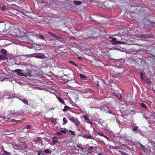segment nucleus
Instances as JSON below:
<instances>
[{
    "instance_id": "ea45409f",
    "label": "nucleus",
    "mask_w": 155,
    "mask_h": 155,
    "mask_svg": "<svg viewBox=\"0 0 155 155\" xmlns=\"http://www.w3.org/2000/svg\"><path fill=\"white\" fill-rule=\"evenodd\" d=\"M138 126H135L133 128V130L134 131H136L138 130Z\"/></svg>"
},
{
    "instance_id": "6e6552de",
    "label": "nucleus",
    "mask_w": 155,
    "mask_h": 155,
    "mask_svg": "<svg viewBox=\"0 0 155 155\" xmlns=\"http://www.w3.org/2000/svg\"><path fill=\"white\" fill-rule=\"evenodd\" d=\"M147 52L149 54L155 57V48L152 47L150 50H148Z\"/></svg>"
},
{
    "instance_id": "a19ab883",
    "label": "nucleus",
    "mask_w": 155,
    "mask_h": 155,
    "mask_svg": "<svg viewBox=\"0 0 155 155\" xmlns=\"http://www.w3.org/2000/svg\"><path fill=\"white\" fill-rule=\"evenodd\" d=\"M77 148L78 149H80L81 150H83V148L80 145H77Z\"/></svg>"
},
{
    "instance_id": "6e6d98bb",
    "label": "nucleus",
    "mask_w": 155,
    "mask_h": 155,
    "mask_svg": "<svg viewBox=\"0 0 155 155\" xmlns=\"http://www.w3.org/2000/svg\"><path fill=\"white\" fill-rule=\"evenodd\" d=\"M51 120H52L51 118H49V119L48 120L50 121H51Z\"/></svg>"
},
{
    "instance_id": "1a4fd4ad",
    "label": "nucleus",
    "mask_w": 155,
    "mask_h": 155,
    "mask_svg": "<svg viewBox=\"0 0 155 155\" xmlns=\"http://www.w3.org/2000/svg\"><path fill=\"white\" fill-rule=\"evenodd\" d=\"M67 117L73 123H75V121L77 120V118H75L72 116H67Z\"/></svg>"
},
{
    "instance_id": "680f3d73",
    "label": "nucleus",
    "mask_w": 155,
    "mask_h": 155,
    "mask_svg": "<svg viewBox=\"0 0 155 155\" xmlns=\"http://www.w3.org/2000/svg\"><path fill=\"white\" fill-rule=\"evenodd\" d=\"M40 100H41V101H42V98L41 99H40Z\"/></svg>"
},
{
    "instance_id": "20e7f679",
    "label": "nucleus",
    "mask_w": 155,
    "mask_h": 155,
    "mask_svg": "<svg viewBox=\"0 0 155 155\" xmlns=\"http://www.w3.org/2000/svg\"><path fill=\"white\" fill-rule=\"evenodd\" d=\"M26 146V144L23 142L14 144V146L16 147H25Z\"/></svg>"
},
{
    "instance_id": "e433bc0d",
    "label": "nucleus",
    "mask_w": 155,
    "mask_h": 155,
    "mask_svg": "<svg viewBox=\"0 0 155 155\" xmlns=\"http://www.w3.org/2000/svg\"><path fill=\"white\" fill-rule=\"evenodd\" d=\"M83 117L85 120L89 121V119L88 116H87V115H84Z\"/></svg>"
},
{
    "instance_id": "79ce46f5",
    "label": "nucleus",
    "mask_w": 155,
    "mask_h": 155,
    "mask_svg": "<svg viewBox=\"0 0 155 155\" xmlns=\"http://www.w3.org/2000/svg\"><path fill=\"white\" fill-rule=\"evenodd\" d=\"M32 126L31 125H27L25 126V127L26 129H31V128Z\"/></svg>"
},
{
    "instance_id": "a878e982",
    "label": "nucleus",
    "mask_w": 155,
    "mask_h": 155,
    "mask_svg": "<svg viewBox=\"0 0 155 155\" xmlns=\"http://www.w3.org/2000/svg\"><path fill=\"white\" fill-rule=\"evenodd\" d=\"M120 138L126 140L127 139V137L126 134L124 135H121L120 136Z\"/></svg>"
},
{
    "instance_id": "7c9ffc66",
    "label": "nucleus",
    "mask_w": 155,
    "mask_h": 155,
    "mask_svg": "<svg viewBox=\"0 0 155 155\" xmlns=\"http://www.w3.org/2000/svg\"><path fill=\"white\" fill-rule=\"evenodd\" d=\"M4 153L2 155H10V153L9 152H8L6 150H4Z\"/></svg>"
},
{
    "instance_id": "603ef678",
    "label": "nucleus",
    "mask_w": 155,
    "mask_h": 155,
    "mask_svg": "<svg viewBox=\"0 0 155 155\" xmlns=\"http://www.w3.org/2000/svg\"><path fill=\"white\" fill-rule=\"evenodd\" d=\"M142 81L144 83H146V81L145 80H144L143 79V81Z\"/></svg>"
},
{
    "instance_id": "72a5a7b5",
    "label": "nucleus",
    "mask_w": 155,
    "mask_h": 155,
    "mask_svg": "<svg viewBox=\"0 0 155 155\" xmlns=\"http://www.w3.org/2000/svg\"><path fill=\"white\" fill-rule=\"evenodd\" d=\"M144 73V72H140V78L142 81H143V74Z\"/></svg>"
},
{
    "instance_id": "e2e57ef3",
    "label": "nucleus",
    "mask_w": 155,
    "mask_h": 155,
    "mask_svg": "<svg viewBox=\"0 0 155 155\" xmlns=\"http://www.w3.org/2000/svg\"><path fill=\"white\" fill-rule=\"evenodd\" d=\"M141 146H142V147H144V146H143V145H142V144H141Z\"/></svg>"
},
{
    "instance_id": "4be33fe9",
    "label": "nucleus",
    "mask_w": 155,
    "mask_h": 155,
    "mask_svg": "<svg viewBox=\"0 0 155 155\" xmlns=\"http://www.w3.org/2000/svg\"><path fill=\"white\" fill-rule=\"evenodd\" d=\"M68 62L72 65L76 66V67H78V65L75 63L74 62L72 61H69Z\"/></svg>"
},
{
    "instance_id": "dca6fc26",
    "label": "nucleus",
    "mask_w": 155,
    "mask_h": 155,
    "mask_svg": "<svg viewBox=\"0 0 155 155\" xmlns=\"http://www.w3.org/2000/svg\"><path fill=\"white\" fill-rule=\"evenodd\" d=\"M85 137L87 139H91L96 140L94 138L93 136L91 134L87 135H85Z\"/></svg>"
},
{
    "instance_id": "de8ad7c7",
    "label": "nucleus",
    "mask_w": 155,
    "mask_h": 155,
    "mask_svg": "<svg viewBox=\"0 0 155 155\" xmlns=\"http://www.w3.org/2000/svg\"><path fill=\"white\" fill-rule=\"evenodd\" d=\"M93 148V146H90L88 148L89 149V150H92Z\"/></svg>"
},
{
    "instance_id": "f03ea898",
    "label": "nucleus",
    "mask_w": 155,
    "mask_h": 155,
    "mask_svg": "<svg viewBox=\"0 0 155 155\" xmlns=\"http://www.w3.org/2000/svg\"><path fill=\"white\" fill-rule=\"evenodd\" d=\"M19 33V30L17 28H15V26L13 25L12 26L11 30L8 34L14 37H17Z\"/></svg>"
},
{
    "instance_id": "bf43d9fd",
    "label": "nucleus",
    "mask_w": 155,
    "mask_h": 155,
    "mask_svg": "<svg viewBox=\"0 0 155 155\" xmlns=\"http://www.w3.org/2000/svg\"><path fill=\"white\" fill-rule=\"evenodd\" d=\"M95 33H95V32H93V33H92V34H95Z\"/></svg>"
},
{
    "instance_id": "f8f14e48",
    "label": "nucleus",
    "mask_w": 155,
    "mask_h": 155,
    "mask_svg": "<svg viewBox=\"0 0 155 155\" xmlns=\"http://www.w3.org/2000/svg\"><path fill=\"white\" fill-rule=\"evenodd\" d=\"M2 53V54L6 56L7 54V51L5 49L2 48L1 49L0 53Z\"/></svg>"
},
{
    "instance_id": "9b49d317",
    "label": "nucleus",
    "mask_w": 155,
    "mask_h": 155,
    "mask_svg": "<svg viewBox=\"0 0 155 155\" xmlns=\"http://www.w3.org/2000/svg\"><path fill=\"white\" fill-rule=\"evenodd\" d=\"M32 141L34 142H38L39 143H42V140L41 139L40 137H38L36 138H34L33 140Z\"/></svg>"
},
{
    "instance_id": "bb28decb",
    "label": "nucleus",
    "mask_w": 155,
    "mask_h": 155,
    "mask_svg": "<svg viewBox=\"0 0 155 155\" xmlns=\"http://www.w3.org/2000/svg\"><path fill=\"white\" fill-rule=\"evenodd\" d=\"M140 105L144 109H147V106L144 103H140Z\"/></svg>"
},
{
    "instance_id": "0eeeda50",
    "label": "nucleus",
    "mask_w": 155,
    "mask_h": 155,
    "mask_svg": "<svg viewBox=\"0 0 155 155\" xmlns=\"http://www.w3.org/2000/svg\"><path fill=\"white\" fill-rule=\"evenodd\" d=\"M34 57L36 58L40 59H45V56L44 54L40 53L36 54Z\"/></svg>"
},
{
    "instance_id": "c756f323",
    "label": "nucleus",
    "mask_w": 155,
    "mask_h": 155,
    "mask_svg": "<svg viewBox=\"0 0 155 155\" xmlns=\"http://www.w3.org/2000/svg\"><path fill=\"white\" fill-rule=\"evenodd\" d=\"M52 120L51 121V122L52 123H54L55 124L56 123V118H53L52 117L51 118Z\"/></svg>"
},
{
    "instance_id": "052dcab7",
    "label": "nucleus",
    "mask_w": 155,
    "mask_h": 155,
    "mask_svg": "<svg viewBox=\"0 0 155 155\" xmlns=\"http://www.w3.org/2000/svg\"><path fill=\"white\" fill-rule=\"evenodd\" d=\"M108 112V113H111V112L108 111V112Z\"/></svg>"
},
{
    "instance_id": "69168bd1",
    "label": "nucleus",
    "mask_w": 155,
    "mask_h": 155,
    "mask_svg": "<svg viewBox=\"0 0 155 155\" xmlns=\"http://www.w3.org/2000/svg\"><path fill=\"white\" fill-rule=\"evenodd\" d=\"M13 112H14V113H15V111H13Z\"/></svg>"
},
{
    "instance_id": "58836bf2",
    "label": "nucleus",
    "mask_w": 155,
    "mask_h": 155,
    "mask_svg": "<svg viewBox=\"0 0 155 155\" xmlns=\"http://www.w3.org/2000/svg\"><path fill=\"white\" fill-rule=\"evenodd\" d=\"M97 133L98 135H99L101 136L104 137V135L101 132H97Z\"/></svg>"
},
{
    "instance_id": "f257e3e1",
    "label": "nucleus",
    "mask_w": 155,
    "mask_h": 155,
    "mask_svg": "<svg viewBox=\"0 0 155 155\" xmlns=\"http://www.w3.org/2000/svg\"><path fill=\"white\" fill-rule=\"evenodd\" d=\"M12 25H13L5 21H0V29L7 34L9 33Z\"/></svg>"
},
{
    "instance_id": "a211bd4d",
    "label": "nucleus",
    "mask_w": 155,
    "mask_h": 155,
    "mask_svg": "<svg viewBox=\"0 0 155 155\" xmlns=\"http://www.w3.org/2000/svg\"><path fill=\"white\" fill-rule=\"evenodd\" d=\"M63 123L62 124V125H64L66 124L68 122V120L66 117H64L63 119Z\"/></svg>"
},
{
    "instance_id": "2eb2a0df",
    "label": "nucleus",
    "mask_w": 155,
    "mask_h": 155,
    "mask_svg": "<svg viewBox=\"0 0 155 155\" xmlns=\"http://www.w3.org/2000/svg\"><path fill=\"white\" fill-rule=\"evenodd\" d=\"M111 2L110 1H108V2H104V5H105V7H104V6H103V8H108L109 7H110V6H108V4H109Z\"/></svg>"
},
{
    "instance_id": "c9c22d12",
    "label": "nucleus",
    "mask_w": 155,
    "mask_h": 155,
    "mask_svg": "<svg viewBox=\"0 0 155 155\" xmlns=\"http://www.w3.org/2000/svg\"><path fill=\"white\" fill-rule=\"evenodd\" d=\"M74 123L75 124V125L77 126H78L80 124V122L77 120L75 121V123Z\"/></svg>"
},
{
    "instance_id": "a18cd8bd",
    "label": "nucleus",
    "mask_w": 155,
    "mask_h": 155,
    "mask_svg": "<svg viewBox=\"0 0 155 155\" xmlns=\"http://www.w3.org/2000/svg\"><path fill=\"white\" fill-rule=\"evenodd\" d=\"M103 137L106 138V139H107V140H109L110 139V138L109 137H108L105 135H104Z\"/></svg>"
},
{
    "instance_id": "8fccbe9b",
    "label": "nucleus",
    "mask_w": 155,
    "mask_h": 155,
    "mask_svg": "<svg viewBox=\"0 0 155 155\" xmlns=\"http://www.w3.org/2000/svg\"><path fill=\"white\" fill-rule=\"evenodd\" d=\"M70 38L71 39H75V38L73 36H71V37H70Z\"/></svg>"
},
{
    "instance_id": "423d86ee",
    "label": "nucleus",
    "mask_w": 155,
    "mask_h": 155,
    "mask_svg": "<svg viewBox=\"0 0 155 155\" xmlns=\"http://www.w3.org/2000/svg\"><path fill=\"white\" fill-rule=\"evenodd\" d=\"M15 72L17 73V75L20 76H26L23 73L21 72V71H23V70L19 69H16L15 70Z\"/></svg>"
},
{
    "instance_id": "7ed1b4c3",
    "label": "nucleus",
    "mask_w": 155,
    "mask_h": 155,
    "mask_svg": "<svg viewBox=\"0 0 155 155\" xmlns=\"http://www.w3.org/2000/svg\"><path fill=\"white\" fill-rule=\"evenodd\" d=\"M110 39H112V41H110V43L114 45H121L123 44V42L117 40L116 38H113L111 36H110L109 37Z\"/></svg>"
},
{
    "instance_id": "b1692460",
    "label": "nucleus",
    "mask_w": 155,
    "mask_h": 155,
    "mask_svg": "<svg viewBox=\"0 0 155 155\" xmlns=\"http://www.w3.org/2000/svg\"><path fill=\"white\" fill-rule=\"evenodd\" d=\"M22 102L24 104L27 105H28V100H26L25 98L22 99Z\"/></svg>"
},
{
    "instance_id": "9d476101",
    "label": "nucleus",
    "mask_w": 155,
    "mask_h": 155,
    "mask_svg": "<svg viewBox=\"0 0 155 155\" xmlns=\"http://www.w3.org/2000/svg\"><path fill=\"white\" fill-rule=\"evenodd\" d=\"M66 131L65 130H60L59 131L57 132L56 134L58 136H60L62 135L63 134H66Z\"/></svg>"
},
{
    "instance_id": "5fc2aeb1",
    "label": "nucleus",
    "mask_w": 155,
    "mask_h": 155,
    "mask_svg": "<svg viewBox=\"0 0 155 155\" xmlns=\"http://www.w3.org/2000/svg\"><path fill=\"white\" fill-rule=\"evenodd\" d=\"M23 99L20 98H18V99L20 101H22V100Z\"/></svg>"
},
{
    "instance_id": "4468645a",
    "label": "nucleus",
    "mask_w": 155,
    "mask_h": 155,
    "mask_svg": "<svg viewBox=\"0 0 155 155\" xmlns=\"http://www.w3.org/2000/svg\"><path fill=\"white\" fill-rule=\"evenodd\" d=\"M24 120H16L15 119H13L11 120L10 121V122H15L16 123H22Z\"/></svg>"
},
{
    "instance_id": "2f4dec72",
    "label": "nucleus",
    "mask_w": 155,
    "mask_h": 155,
    "mask_svg": "<svg viewBox=\"0 0 155 155\" xmlns=\"http://www.w3.org/2000/svg\"><path fill=\"white\" fill-rule=\"evenodd\" d=\"M80 76L81 79H84L86 78V76L84 74H80Z\"/></svg>"
},
{
    "instance_id": "c03bdc74",
    "label": "nucleus",
    "mask_w": 155,
    "mask_h": 155,
    "mask_svg": "<svg viewBox=\"0 0 155 155\" xmlns=\"http://www.w3.org/2000/svg\"><path fill=\"white\" fill-rule=\"evenodd\" d=\"M93 151V150H89V149L88 148L87 150V152L88 153H91Z\"/></svg>"
},
{
    "instance_id": "473e14b6",
    "label": "nucleus",
    "mask_w": 155,
    "mask_h": 155,
    "mask_svg": "<svg viewBox=\"0 0 155 155\" xmlns=\"http://www.w3.org/2000/svg\"><path fill=\"white\" fill-rule=\"evenodd\" d=\"M63 28H65V29L62 28V31H65V30H67L69 29L68 27L66 26H64V25L63 26Z\"/></svg>"
},
{
    "instance_id": "f704fd0d",
    "label": "nucleus",
    "mask_w": 155,
    "mask_h": 155,
    "mask_svg": "<svg viewBox=\"0 0 155 155\" xmlns=\"http://www.w3.org/2000/svg\"><path fill=\"white\" fill-rule=\"evenodd\" d=\"M116 96L117 97L120 101L122 98L121 95L120 94H119L118 95L116 94Z\"/></svg>"
},
{
    "instance_id": "5701e85b",
    "label": "nucleus",
    "mask_w": 155,
    "mask_h": 155,
    "mask_svg": "<svg viewBox=\"0 0 155 155\" xmlns=\"http://www.w3.org/2000/svg\"><path fill=\"white\" fill-rule=\"evenodd\" d=\"M71 147L73 150H78V149L77 148V145H72L71 146Z\"/></svg>"
},
{
    "instance_id": "864d4df0",
    "label": "nucleus",
    "mask_w": 155,
    "mask_h": 155,
    "mask_svg": "<svg viewBox=\"0 0 155 155\" xmlns=\"http://www.w3.org/2000/svg\"><path fill=\"white\" fill-rule=\"evenodd\" d=\"M99 142H101V143H102V142H103V140H99L98 142L99 143Z\"/></svg>"
},
{
    "instance_id": "412c9836",
    "label": "nucleus",
    "mask_w": 155,
    "mask_h": 155,
    "mask_svg": "<svg viewBox=\"0 0 155 155\" xmlns=\"http://www.w3.org/2000/svg\"><path fill=\"white\" fill-rule=\"evenodd\" d=\"M73 2L77 5H79L81 4V2L80 1H73Z\"/></svg>"
},
{
    "instance_id": "cd10ccee",
    "label": "nucleus",
    "mask_w": 155,
    "mask_h": 155,
    "mask_svg": "<svg viewBox=\"0 0 155 155\" xmlns=\"http://www.w3.org/2000/svg\"><path fill=\"white\" fill-rule=\"evenodd\" d=\"M44 152H45L46 153L48 154H50L51 153V151L49 149H45V150H44Z\"/></svg>"
},
{
    "instance_id": "c85d7f7f",
    "label": "nucleus",
    "mask_w": 155,
    "mask_h": 155,
    "mask_svg": "<svg viewBox=\"0 0 155 155\" xmlns=\"http://www.w3.org/2000/svg\"><path fill=\"white\" fill-rule=\"evenodd\" d=\"M71 81L72 83L76 82V81L74 79H71V80H68L66 81V83H70V82Z\"/></svg>"
},
{
    "instance_id": "393cba45",
    "label": "nucleus",
    "mask_w": 155,
    "mask_h": 155,
    "mask_svg": "<svg viewBox=\"0 0 155 155\" xmlns=\"http://www.w3.org/2000/svg\"><path fill=\"white\" fill-rule=\"evenodd\" d=\"M58 141V139L56 137H52V142L53 143H57Z\"/></svg>"
},
{
    "instance_id": "aec40b11",
    "label": "nucleus",
    "mask_w": 155,
    "mask_h": 155,
    "mask_svg": "<svg viewBox=\"0 0 155 155\" xmlns=\"http://www.w3.org/2000/svg\"><path fill=\"white\" fill-rule=\"evenodd\" d=\"M71 108L69 106L66 105L64 106V108L63 109V111L64 112H66L69 109H71Z\"/></svg>"
},
{
    "instance_id": "ddd939ff",
    "label": "nucleus",
    "mask_w": 155,
    "mask_h": 155,
    "mask_svg": "<svg viewBox=\"0 0 155 155\" xmlns=\"http://www.w3.org/2000/svg\"><path fill=\"white\" fill-rule=\"evenodd\" d=\"M59 102L62 104L65 105V104L64 101L59 96L57 97Z\"/></svg>"
},
{
    "instance_id": "0e129e2a",
    "label": "nucleus",
    "mask_w": 155,
    "mask_h": 155,
    "mask_svg": "<svg viewBox=\"0 0 155 155\" xmlns=\"http://www.w3.org/2000/svg\"><path fill=\"white\" fill-rule=\"evenodd\" d=\"M16 118V119H18V118H17V117H16V118Z\"/></svg>"
},
{
    "instance_id": "13d9d810",
    "label": "nucleus",
    "mask_w": 155,
    "mask_h": 155,
    "mask_svg": "<svg viewBox=\"0 0 155 155\" xmlns=\"http://www.w3.org/2000/svg\"><path fill=\"white\" fill-rule=\"evenodd\" d=\"M153 92H154L155 93V90H154L153 89Z\"/></svg>"
},
{
    "instance_id": "6ab92c4d",
    "label": "nucleus",
    "mask_w": 155,
    "mask_h": 155,
    "mask_svg": "<svg viewBox=\"0 0 155 155\" xmlns=\"http://www.w3.org/2000/svg\"><path fill=\"white\" fill-rule=\"evenodd\" d=\"M48 34H49L50 35H51L52 36H53L54 38H58V36H57L54 33H53L50 31H49L48 32Z\"/></svg>"
},
{
    "instance_id": "37998d69",
    "label": "nucleus",
    "mask_w": 155,
    "mask_h": 155,
    "mask_svg": "<svg viewBox=\"0 0 155 155\" xmlns=\"http://www.w3.org/2000/svg\"><path fill=\"white\" fill-rule=\"evenodd\" d=\"M150 143H151V144L153 146V147L155 144V143L153 141H151Z\"/></svg>"
},
{
    "instance_id": "39448f33",
    "label": "nucleus",
    "mask_w": 155,
    "mask_h": 155,
    "mask_svg": "<svg viewBox=\"0 0 155 155\" xmlns=\"http://www.w3.org/2000/svg\"><path fill=\"white\" fill-rule=\"evenodd\" d=\"M6 3L4 2H1L0 4V8L2 11H5L7 9Z\"/></svg>"
},
{
    "instance_id": "4d7b16f0",
    "label": "nucleus",
    "mask_w": 155,
    "mask_h": 155,
    "mask_svg": "<svg viewBox=\"0 0 155 155\" xmlns=\"http://www.w3.org/2000/svg\"><path fill=\"white\" fill-rule=\"evenodd\" d=\"M81 57H78V59H81Z\"/></svg>"
},
{
    "instance_id": "4c0bfd02",
    "label": "nucleus",
    "mask_w": 155,
    "mask_h": 155,
    "mask_svg": "<svg viewBox=\"0 0 155 155\" xmlns=\"http://www.w3.org/2000/svg\"><path fill=\"white\" fill-rule=\"evenodd\" d=\"M68 131L72 135L74 136L75 135V132L74 131H72L71 130H68Z\"/></svg>"
},
{
    "instance_id": "f3484780",
    "label": "nucleus",
    "mask_w": 155,
    "mask_h": 155,
    "mask_svg": "<svg viewBox=\"0 0 155 155\" xmlns=\"http://www.w3.org/2000/svg\"><path fill=\"white\" fill-rule=\"evenodd\" d=\"M7 59V58L4 55L1 54L0 55V60H6Z\"/></svg>"
},
{
    "instance_id": "3c124183",
    "label": "nucleus",
    "mask_w": 155,
    "mask_h": 155,
    "mask_svg": "<svg viewBox=\"0 0 155 155\" xmlns=\"http://www.w3.org/2000/svg\"><path fill=\"white\" fill-rule=\"evenodd\" d=\"M98 155H103V154L102 153H98Z\"/></svg>"
},
{
    "instance_id": "09e8293b",
    "label": "nucleus",
    "mask_w": 155,
    "mask_h": 155,
    "mask_svg": "<svg viewBox=\"0 0 155 155\" xmlns=\"http://www.w3.org/2000/svg\"><path fill=\"white\" fill-rule=\"evenodd\" d=\"M41 152V150L39 151L37 155H41V153H40Z\"/></svg>"
},
{
    "instance_id": "49530a36",
    "label": "nucleus",
    "mask_w": 155,
    "mask_h": 155,
    "mask_svg": "<svg viewBox=\"0 0 155 155\" xmlns=\"http://www.w3.org/2000/svg\"><path fill=\"white\" fill-rule=\"evenodd\" d=\"M39 37L40 38L42 39H44L45 38L42 35H40Z\"/></svg>"
}]
</instances>
